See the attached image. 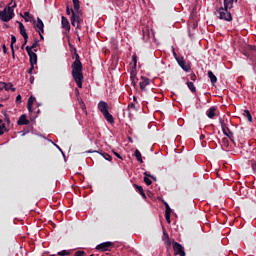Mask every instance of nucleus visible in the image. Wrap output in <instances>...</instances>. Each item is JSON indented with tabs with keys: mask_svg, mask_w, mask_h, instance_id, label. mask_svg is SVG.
I'll return each mask as SVG.
<instances>
[{
	"mask_svg": "<svg viewBox=\"0 0 256 256\" xmlns=\"http://www.w3.org/2000/svg\"><path fill=\"white\" fill-rule=\"evenodd\" d=\"M72 77L79 89H83V64L77 53H75V61L72 63Z\"/></svg>",
	"mask_w": 256,
	"mask_h": 256,
	"instance_id": "obj_1",
	"label": "nucleus"
},
{
	"mask_svg": "<svg viewBox=\"0 0 256 256\" xmlns=\"http://www.w3.org/2000/svg\"><path fill=\"white\" fill-rule=\"evenodd\" d=\"M10 5L12 6H8L4 8V10L0 11V19L4 23H9V21L15 17V12L13 9L17 7V2H11Z\"/></svg>",
	"mask_w": 256,
	"mask_h": 256,
	"instance_id": "obj_2",
	"label": "nucleus"
},
{
	"mask_svg": "<svg viewBox=\"0 0 256 256\" xmlns=\"http://www.w3.org/2000/svg\"><path fill=\"white\" fill-rule=\"evenodd\" d=\"M231 8L227 6H220L216 8V11L214 14L218 19H221L222 21H233V16L231 15V11H229Z\"/></svg>",
	"mask_w": 256,
	"mask_h": 256,
	"instance_id": "obj_3",
	"label": "nucleus"
},
{
	"mask_svg": "<svg viewBox=\"0 0 256 256\" xmlns=\"http://www.w3.org/2000/svg\"><path fill=\"white\" fill-rule=\"evenodd\" d=\"M71 24L73 27H76L79 29L81 27V23H83V19H81V10L78 9V11H72V15L70 18Z\"/></svg>",
	"mask_w": 256,
	"mask_h": 256,
	"instance_id": "obj_4",
	"label": "nucleus"
},
{
	"mask_svg": "<svg viewBox=\"0 0 256 256\" xmlns=\"http://www.w3.org/2000/svg\"><path fill=\"white\" fill-rule=\"evenodd\" d=\"M174 57L178 65L181 67V69H183V71H186V73H189V71H191V65L185 62V58H183L182 56H177V53L175 52H174Z\"/></svg>",
	"mask_w": 256,
	"mask_h": 256,
	"instance_id": "obj_5",
	"label": "nucleus"
},
{
	"mask_svg": "<svg viewBox=\"0 0 256 256\" xmlns=\"http://www.w3.org/2000/svg\"><path fill=\"white\" fill-rule=\"evenodd\" d=\"M219 123L221 125L223 134L226 135V137H229L230 141H233V132L231 131V129H229V127H227V124H225V120H223V118H219Z\"/></svg>",
	"mask_w": 256,
	"mask_h": 256,
	"instance_id": "obj_6",
	"label": "nucleus"
},
{
	"mask_svg": "<svg viewBox=\"0 0 256 256\" xmlns=\"http://www.w3.org/2000/svg\"><path fill=\"white\" fill-rule=\"evenodd\" d=\"M33 25L37 33H45V24L41 18L38 17L37 21L34 20Z\"/></svg>",
	"mask_w": 256,
	"mask_h": 256,
	"instance_id": "obj_7",
	"label": "nucleus"
},
{
	"mask_svg": "<svg viewBox=\"0 0 256 256\" xmlns=\"http://www.w3.org/2000/svg\"><path fill=\"white\" fill-rule=\"evenodd\" d=\"M113 242H103L101 244H98L96 246L97 251H101L102 253L105 251H111V248H113Z\"/></svg>",
	"mask_w": 256,
	"mask_h": 256,
	"instance_id": "obj_8",
	"label": "nucleus"
},
{
	"mask_svg": "<svg viewBox=\"0 0 256 256\" xmlns=\"http://www.w3.org/2000/svg\"><path fill=\"white\" fill-rule=\"evenodd\" d=\"M26 51L29 56L30 65H37V53L33 52L29 46H26Z\"/></svg>",
	"mask_w": 256,
	"mask_h": 256,
	"instance_id": "obj_9",
	"label": "nucleus"
},
{
	"mask_svg": "<svg viewBox=\"0 0 256 256\" xmlns=\"http://www.w3.org/2000/svg\"><path fill=\"white\" fill-rule=\"evenodd\" d=\"M18 24H19L20 35H22V37L24 39V45H27V41H29V35L27 34L25 25H23V23H21V22H18Z\"/></svg>",
	"mask_w": 256,
	"mask_h": 256,
	"instance_id": "obj_10",
	"label": "nucleus"
},
{
	"mask_svg": "<svg viewBox=\"0 0 256 256\" xmlns=\"http://www.w3.org/2000/svg\"><path fill=\"white\" fill-rule=\"evenodd\" d=\"M173 249L175 255L185 256V250H183V245H181L179 242L173 243Z\"/></svg>",
	"mask_w": 256,
	"mask_h": 256,
	"instance_id": "obj_11",
	"label": "nucleus"
},
{
	"mask_svg": "<svg viewBox=\"0 0 256 256\" xmlns=\"http://www.w3.org/2000/svg\"><path fill=\"white\" fill-rule=\"evenodd\" d=\"M142 81L139 83L141 91H147V85H151V80L145 76H141Z\"/></svg>",
	"mask_w": 256,
	"mask_h": 256,
	"instance_id": "obj_12",
	"label": "nucleus"
},
{
	"mask_svg": "<svg viewBox=\"0 0 256 256\" xmlns=\"http://www.w3.org/2000/svg\"><path fill=\"white\" fill-rule=\"evenodd\" d=\"M98 109L102 113V115L105 113H108L109 112V104H107V102H105V101H100L98 103Z\"/></svg>",
	"mask_w": 256,
	"mask_h": 256,
	"instance_id": "obj_13",
	"label": "nucleus"
},
{
	"mask_svg": "<svg viewBox=\"0 0 256 256\" xmlns=\"http://www.w3.org/2000/svg\"><path fill=\"white\" fill-rule=\"evenodd\" d=\"M0 89H5V91H13V92H15V88H13V84L12 83L2 82V83H0Z\"/></svg>",
	"mask_w": 256,
	"mask_h": 256,
	"instance_id": "obj_14",
	"label": "nucleus"
},
{
	"mask_svg": "<svg viewBox=\"0 0 256 256\" xmlns=\"http://www.w3.org/2000/svg\"><path fill=\"white\" fill-rule=\"evenodd\" d=\"M17 125H29V120L27 119V115L22 114L17 121Z\"/></svg>",
	"mask_w": 256,
	"mask_h": 256,
	"instance_id": "obj_15",
	"label": "nucleus"
},
{
	"mask_svg": "<svg viewBox=\"0 0 256 256\" xmlns=\"http://www.w3.org/2000/svg\"><path fill=\"white\" fill-rule=\"evenodd\" d=\"M215 111H217V107L211 106L206 112L207 117L209 119H213V117L216 115Z\"/></svg>",
	"mask_w": 256,
	"mask_h": 256,
	"instance_id": "obj_16",
	"label": "nucleus"
},
{
	"mask_svg": "<svg viewBox=\"0 0 256 256\" xmlns=\"http://www.w3.org/2000/svg\"><path fill=\"white\" fill-rule=\"evenodd\" d=\"M133 187L136 191H138V193H140V195L143 199H147V196L145 195V191L143 190V186L134 184Z\"/></svg>",
	"mask_w": 256,
	"mask_h": 256,
	"instance_id": "obj_17",
	"label": "nucleus"
},
{
	"mask_svg": "<svg viewBox=\"0 0 256 256\" xmlns=\"http://www.w3.org/2000/svg\"><path fill=\"white\" fill-rule=\"evenodd\" d=\"M15 43H17V37H15V35H12L11 36L10 47H11V52H12L13 59H15V48L13 47V45H15Z\"/></svg>",
	"mask_w": 256,
	"mask_h": 256,
	"instance_id": "obj_18",
	"label": "nucleus"
},
{
	"mask_svg": "<svg viewBox=\"0 0 256 256\" xmlns=\"http://www.w3.org/2000/svg\"><path fill=\"white\" fill-rule=\"evenodd\" d=\"M62 27H63V29H66L67 31H69V29H71V24H69V20L65 16H62Z\"/></svg>",
	"mask_w": 256,
	"mask_h": 256,
	"instance_id": "obj_19",
	"label": "nucleus"
},
{
	"mask_svg": "<svg viewBox=\"0 0 256 256\" xmlns=\"http://www.w3.org/2000/svg\"><path fill=\"white\" fill-rule=\"evenodd\" d=\"M103 115L108 123H110L111 125H113V123H115V118H113V115H111V113L105 112Z\"/></svg>",
	"mask_w": 256,
	"mask_h": 256,
	"instance_id": "obj_20",
	"label": "nucleus"
},
{
	"mask_svg": "<svg viewBox=\"0 0 256 256\" xmlns=\"http://www.w3.org/2000/svg\"><path fill=\"white\" fill-rule=\"evenodd\" d=\"M144 175H145V177H144V183H145L146 185H152L153 181H151V179H154V181H155V177H153V176L147 174V172H145ZM149 177H150L151 179H150Z\"/></svg>",
	"mask_w": 256,
	"mask_h": 256,
	"instance_id": "obj_21",
	"label": "nucleus"
},
{
	"mask_svg": "<svg viewBox=\"0 0 256 256\" xmlns=\"http://www.w3.org/2000/svg\"><path fill=\"white\" fill-rule=\"evenodd\" d=\"M208 77H209L212 85H215V83H217V76H215L213 71H211V70L208 71Z\"/></svg>",
	"mask_w": 256,
	"mask_h": 256,
	"instance_id": "obj_22",
	"label": "nucleus"
},
{
	"mask_svg": "<svg viewBox=\"0 0 256 256\" xmlns=\"http://www.w3.org/2000/svg\"><path fill=\"white\" fill-rule=\"evenodd\" d=\"M134 157H136L138 163H143V156L141 155V151L138 149L135 150Z\"/></svg>",
	"mask_w": 256,
	"mask_h": 256,
	"instance_id": "obj_23",
	"label": "nucleus"
},
{
	"mask_svg": "<svg viewBox=\"0 0 256 256\" xmlns=\"http://www.w3.org/2000/svg\"><path fill=\"white\" fill-rule=\"evenodd\" d=\"M37 47H39V39L35 38L34 39V43L32 44V46H29L30 51H35V53H37Z\"/></svg>",
	"mask_w": 256,
	"mask_h": 256,
	"instance_id": "obj_24",
	"label": "nucleus"
},
{
	"mask_svg": "<svg viewBox=\"0 0 256 256\" xmlns=\"http://www.w3.org/2000/svg\"><path fill=\"white\" fill-rule=\"evenodd\" d=\"M233 3H237V0H224V7L233 9Z\"/></svg>",
	"mask_w": 256,
	"mask_h": 256,
	"instance_id": "obj_25",
	"label": "nucleus"
},
{
	"mask_svg": "<svg viewBox=\"0 0 256 256\" xmlns=\"http://www.w3.org/2000/svg\"><path fill=\"white\" fill-rule=\"evenodd\" d=\"M187 87H188V89H190V91L192 93L197 92V88L195 87V84L193 82H187Z\"/></svg>",
	"mask_w": 256,
	"mask_h": 256,
	"instance_id": "obj_26",
	"label": "nucleus"
},
{
	"mask_svg": "<svg viewBox=\"0 0 256 256\" xmlns=\"http://www.w3.org/2000/svg\"><path fill=\"white\" fill-rule=\"evenodd\" d=\"M244 116L248 119L249 123H253V116L249 110H244Z\"/></svg>",
	"mask_w": 256,
	"mask_h": 256,
	"instance_id": "obj_27",
	"label": "nucleus"
},
{
	"mask_svg": "<svg viewBox=\"0 0 256 256\" xmlns=\"http://www.w3.org/2000/svg\"><path fill=\"white\" fill-rule=\"evenodd\" d=\"M7 131V126L3 123V120L0 119V136Z\"/></svg>",
	"mask_w": 256,
	"mask_h": 256,
	"instance_id": "obj_28",
	"label": "nucleus"
},
{
	"mask_svg": "<svg viewBox=\"0 0 256 256\" xmlns=\"http://www.w3.org/2000/svg\"><path fill=\"white\" fill-rule=\"evenodd\" d=\"M74 11H79L81 9V4L79 0H72Z\"/></svg>",
	"mask_w": 256,
	"mask_h": 256,
	"instance_id": "obj_29",
	"label": "nucleus"
},
{
	"mask_svg": "<svg viewBox=\"0 0 256 256\" xmlns=\"http://www.w3.org/2000/svg\"><path fill=\"white\" fill-rule=\"evenodd\" d=\"M99 155L103 156V158L106 160V161H112L113 157H111V155H109L108 153H105V152H98Z\"/></svg>",
	"mask_w": 256,
	"mask_h": 256,
	"instance_id": "obj_30",
	"label": "nucleus"
},
{
	"mask_svg": "<svg viewBox=\"0 0 256 256\" xmlns=\"http://www.w3.org/2000/svg\"><path fill=\"white\" fill-rule=\"evenodd\" d=\"M135 77H137V68L132 67V70L130 72V79H131V81H133V79H135Z\"/></svg>",
	"mask_w": 256,
	"mask_h": 256,
	"instance_id": "obj_31",
	"label": "nucleus"
},
{
	"mask_svg": "<svg viewBox=\"0 0 256 256\" xmlns=\"http://www.w3.org/2000/svg\"><path fill=\"white\" fill-rule=\"evenodd\" d=\"M150 37L151 36L149 35V30H143V40L149 41Z\"/></svg>",
	"mask_w": 256,
	"mask_h": 256,
	"instance_id": "obj_32",
	"label": "nucleus"
},
{
	"mask_svg": "<svg viewBox=\"0 0 256 256\" xmlns=\"http://www.w3.org/2000/svg\"><path fill=\"white\" fill-rule=\"evenodd\" d=\"M80 107H81L83 113H85V115H87V107L85 106L84 101H80Z\"/></svg>",
	"mask_w": 256,
	"mask_h": 256,
	"instance_id": "obj_33",
	"label": "nucleus"
},
{
	"mask_svg": "<svg viewBox=\"0 0 256 256\" xmlns=\"http://www.w3.org/2000/svg\"><path fill=\"white\" fill-rule=\"evenodd\" d=\"M58 255L59 256H65V255L69 256V255H71V252L67 251V250H63V251L58 252Z\"/></svg>",
	"mask_w": 256,
	"mask_h": 256,
	"instance_id": "obj_34",
	"label": "nucleus"
},
{
	"mask_svg": "<svg viewBox=\"0 0 256 256\" xmlns=\"http://www.w3.org/2000/svg\"><path fill=\"white\" fill-rule=\"evenodd\" d=\"M132 62L134 63V69H137V55L136 54H134L133 56H132Z\"/></svg>",
	"mask_w": 256,
	"mask_h": 256,
	"instance_id": "obj_35",
	"label": "nucleus"
},
{
	"mask_svg": "<svg viewBox=\"0 0 256 256\" xmlns=\"http://www.w3.org/2000/svg\"><path fill=\"white\" fill-rule=\"evenodd\" d=\"M33 103H35V97L30 96L29 99H28V104L27 105H32L33 106Z\"/></svg>",
	"mask_w": 256,
	"mask_h": 256,
	"instance_id": "obj_36",
	"label": "nucleus"
},
{
	"mask_svg": "<svg viewBox=\"0 0 256 256\" xmlns=\"http://www.w3.org/2000/svg\"><path fill=\"white\" fill-rule=\"evenodd\" d=\"M73 11H75V10H73V8H69V6L66 7V14L67 15H71V13L73 14Z\"/></svg>",
	"mask_w": 256,
	"mask_h": 256,
	"instance_id": "obj_37",
	"label": "nucleus"
},
{
	"mask_svg": "<svg viewBox=\"0 0 256 256\" xmlns=\"http://www.w3.org/2000/svg\"><path fill=\"white\" fill-rule=\"evenodd\" d=\"M165 219L168 223H171V214L165 213Z\"/></svg>",
	"mask_w": 256,
	"mask_h": 256,
	"instance_id": "obj_38",
	"label": "nucleus"
},
{
	"mask_svg": "<svg viewBox=\"0 0 256 256\" xmlns=\"http://www.w3.org/2000/svg\"><path fill=\"white\" fill-rule=\"evenodd\" d=\"M163 235H164L165 239L168 240V245H171V242L169 241V234L164 231V232H163Z\"/></svg>",
	"mask_w": 256,
	"mask_h": 256,
	"instance_id": "obj_39",
	"label": "nucleus"
},
{
	"mask_svg": "<svg viewBox=\"0 0 256 256\" xmlns=\"http://www.w3.org/2000/svg\"><path fill=\"white\" fill-rule=\"evenodd\" d=\"M31 67L28 70V74L32 75L33 74V69H35V65H30Z\"/></svg>",
	"mask_w": 256,
	"mask_h": 256,
	"instance_id": "obj_40",
	"label": "nucleus"
},
{
	"mask_svg": "<svg viewBox=\"0 0 256 256\" xmlns=\"http://www.w3.org/2000/svg\"><path fill=\"white\" fill-rule=\"evenodd\" d=\"M166 205V210L165 213L171 214V207H169V204H165Z\"/></svg>",
	"mask_w": 256,
	"mask_h": 256,
	"instance_id": "obj_41",
	"label": "nucleus"
},
{
	"mask_svg": "<svg viewBox=\"0 0 256 256\" xmlns=\"http://www.w3.org/2000/svg\"><path fill=\"white\" fill-rule=\"evenodd\" d=\"M190 79H191V81H197V75H195V74H191L190 75Z\"/></svg>",
	"mask_w": 256,
	"mask_h": 256,
	"instance_id": "obj_42",
	"label": "nucleus"
},
{
	"mask_svg": "<svg viewBox=\"0 0 256 256\" xmlns=\"http://www.w3.org/2000/svg\"><path fill=\"white\" fill-rule=\"evenodd\" d=\"M27 109H28L29 113H33V106L32 105L27 104Z\"/></svg>",
	"mask_w": 256,
	"mask_h": 256,
	"instance_id": "obj_43",
	"label": "nucleus"
},
{
	"mask_svg": "<svg viewBox=\"0 0 256 256\" xmlns=\"http://www.w3.org/2000/svg\"><path fill=\"white\" fill-rule=\"evenodd\" d=\"M251 166H252L253 171H255V169H256V162L254 160L251 161Z\"/></svg>",
	"mask_w": 256,
	"mask_h": 256,
	"instance_id": "obj_44",
	"label": "nucleus"
},
{
	"mask_svg": "<svg viewBox=\"0 0 256 256\" xmlns=\"http://www.w3.org/2000/svg\"><path fill=\"white\" fill-rule=\"evenodd\" d=\"M128 109H137V108H136L135 104L130 103V104L128 105Z\"/></svg>",
	"mask_w": 256,
	"mask_h": 256,
	"instance_id": "obj_45",
	"label": "nucleus"
},
{
	"mask_svg": "<svg viewBox=\"0 0 256 256\" xmlns=\"http://www.w3.org/2000/svg\"><path fill=\"white\" fill-rule=\"evenodd\" d=\"M222 142L224 143V145H229V139L227 138H223Z\"/></svg>",
	"mask_w": 256,
	"mask_h": 256,
	"instance_id": "obj_46",
	"label": "nucleus"
},
{
	"mask_svg": "<svg viewBox=\"0 0 256 256\" xmlns=\"http://www.w3.org/2000/svg\"><path fill=\"white\" fill-rule=\"evenodd\" d=\"M2 49H3V53L7 54V46L5 44H3Z\"/></svg>",
	"mask_w": 256,
	"mask_h": 256,
	"instance_id": "obj_47",
	"label": "nucleus"
},
{
	"mask_svg": "<svg viewBox=\"0 0 256 256\" xmlns=\"http://www.w3.org/2000/svg\"><path fill=\"white\" fill-rule=\"evenodd\" d=\"M16 103H21V95H18L17 97H16Z\"/></svg>",
	"mask_w": 256,
	"mask_h": 256,
	"instance_id": "obj_48",
	"label": "nucleus"
},
{
	"mask_svg": "<svg viewBox=\"0 0 256 256\" xmlns=\"http://www.w3.org/2000/svg\"><path fill=\"white\" fill-rule=\"evenodd\" d=\"M115 157H118V159H123V157H121L120 153L114 152Z\"/></svg>",
	"mask_w": 256,
	"mask_h": 256,
	"instance_id": "obj_49",
	"label": "nucleus"
},
{
	"mask_svg": "<svg viewBox=\"0 0 256 256\" xmlns=\"http://www.w3.org/2000/svg\"><path fill=\"white\" fill-rule=\"evenodd\" d=\"M133 87H137V82H135V79L131 80Z\"/></svg>",
	"mask_w": 256,
	"mask_h": 256,
	"instance_id": "obj_50",
	"label": "nucleus"
},
{
	"mask_svg": "<svg viewBox=\"0 0 256 256\" xmlns=\"http://www.w3.org/2000/svg\"><path fill=\"white\" fill-rule=\"evenodd\" d=\"M25 17H31V14L29 12H24Z\"/></svg>",
	"mask_w": 256,
	"mask_h": 256,
	"instance_id": "obj_51",
	"label": "nucleus"
},
{
	"mask_svg": "<svg viewBox=\"0 0 256 256\" xmlns=\"http://www.w3.org/2000/svg\"><path fill=\"white\" fill-rule=\"evenodd\" d=\"M38 34L40 36L41 41H43V39H45V37H43V33H38Z\"/></svg>",
	"mask_w": 256,
	"mask_h": 256,
	"instance_id": "obj_52",
	"label": "nucleus"
},
{
	"mask_svg": "<svg viewBox=\"0 0 256 256\" xmlns=\"http://www.w3.org/2000/svg\"><path fill=\"white\" fill-rule=\"evenodd\" d=\"M33 81H35V77L31 76L30 77V83H33Z\"/></svg>",
	"mask_w": 256,
	"mask_h": 256,
	"instance_id": "obj_53",
	"label": "nucleus"
},
{
	"mask_svg": "<svg viewBox=\"0 0 256 256\" xmlns=\"http://www.w3.org/2000/svg\"><path fill=\"white\" fill-rule=\"evenodd\" d=\"M200 139L201 140L205 139V134H201Z\"/></svg>",
	"mask_w": 256,
	"mask_h": 256,
	"instance_id": "obj_54",
	"label": "nucleus"
},
{
	"mask_svg": "<svg viewBox=\"0 0 256 256\" xmlns=\"http://www.w3.org/2000/svg\"><path fill=\"white\" fill-rule=\"evenodd\" d=\"M6 123H11V121L7 117H6Z\"/></svg>",
	"mask_w": 256,
	"mask_h": 256,
	"instance_id": "obj_55",
	"label": "nucleus"
},
{
	"mask_svg": "<svg viewBox=\"0 0 256 256\" xmlns=\"http://www.w3.org/2000/svg\"><path fill=\"white\" fill-rule=\"evenodd\" d=\"M25 45H26V44H25V43H23V44H22L21 49H24V48H25Z\"/></svg>",
	"mask_w": 256,
	"mask_h": 256,
	"instance_id": "obj_56",
	"label": "nucleus"
},
{
	"mask_svg": "<svg viewBox=\"0 0 256 256\" xmlns=\"http://www.w3.org/2000/svg\"><path fill=\"white\" fill-rule=\"evenodd\" d=\"M133 99H134L135 102H137V97L134 96Z\"/></svg>",
	"mask_w": 256,
	"mask_h": 256,
	"instance_id": "obj_57",
	"label": "nucleus"
},
{
	"mask_svg": "<svg viewBox=\"0 0 256 256\" xmlns=\"http://www.w3.org/2000/svg\"><path fill=\"white\" fill-rule=\"evenodd\" d=\"M25 21H29L27 18H25Z\"/></svg>",
	"mask_w": 256,
	"mask_h": 256,
	"instance_id": "obj_58",
	"label": "nucleus"
},
{
	"mask_svg": "<svg viewBox=\"0 0 256 256\" xmlns=\"http://www.w3.org/2000/svg\"><path fill=\"white\" fill-rule=\"evenodd\" d=\"M0 107H3V104H0Z\"/></svg>",
	"mask_w": 256,
	"mask_h": 256,
	"instance_id": "obj_59",
	"label": "nucleus"
},
{
	"mask_svg": "<svg viewBox=\"0 0 256 256\" xmlns=\"http://www.w3.org/2000/svg\"><path fill=\"white\" fill-rule=\"evenodd\" d=\"M58 149H59L60 151H62L60 147H58Z\"/></svg>",
	"mask_w": 256,
	"mask_h": 256,
	"instance_id": "obj_60",
	"label": "nucleus"
},
{
	"mask_svg": "<svg viewBox=\"0 0 256 256\" xmlns=\"http://www.w3.org/2000/svg\"><path fill=\"white\" fill-rule=\"evenodd\" d=\"M58 149H59L60 151H62L60 147H58Z\"/></svg>",
	"mask_w": 256,
	"mask_h": 256,
	"instance_id": "obj_61",
	"label": "nucleus"
},
{
	"mask_svg": "<svg viewBox=\"0 0 256 256\" xmlns=\"http://www.w3.org/2000/svg\"><path fill=\"white\" fill-rule=\"evenodd\" d=\"M51 256H55V254H52Z\"/></svg>",
	"mask_w": 256,
	"mask_h": 256,
	"instance_id": "obj_62",
	"label": "nucleus"
}]
</instances>
